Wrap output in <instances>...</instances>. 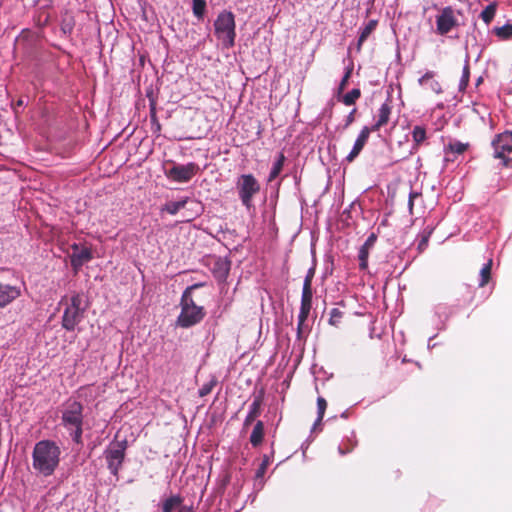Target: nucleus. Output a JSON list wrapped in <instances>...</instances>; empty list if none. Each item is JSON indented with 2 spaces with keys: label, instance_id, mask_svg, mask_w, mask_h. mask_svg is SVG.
Wrapping results in <instances>:
<instances>
[{
  "label": "nucleus",
  "instance_id": "41",
  "mask_svg": "<svg viewBox=\"0 0 512 512\" xmlns=\"http://www.w3.org/2000/svg\"><path fill=\"white\" fill-rule=\"evenodd\" d=\"M150 114H151V120L156 122L157 130H160V124L157 122L156 111H155V107L154 106L151 107Z\"/></svg>",
  "mask_w": 512,
  "mask_h": 512
},
{
  "label": "nucleus",
  "instance_id": "33",
  "mask_svg": "<svg viewBox=\"0 0 512 512\" xmlns=\"http://www.w3.org/2000/svg\"><path fill=\"white\" fill-rule=\"evenodd\" d=\"M343 316L344 313L340 309L333 308L330 311L329 323L333 326H338L341 323Z\"/></svg>",
  "mask_w": 512,
  "mask_h": 512
},
{
  "label": "nucleus",
  "instance_id": "28",
  "mask_svg": "<svg viewBox=\"0 0 512 512\" xmlns=\"http://www.w3.org/2000/svg\"><path fill=\"white\" fill-rule=\"evenodd\" d=\"M412 138L416 147H419L426 139V130L422 126H415L412 131Z\"/></svg>",
  "mask_w": 512,
  "mask_h": 512
},
{
  "label": "nucleus",
  "instance_id": "18",
  "mask_svg": "<svg viewBox=\"0 0 512 512\" xmlns=\"http://www.w3.org/2000/svg\"><path fill=\"white\" fill-rule=\"evenodd\" d=\"M391 113V105L388 102L383 103L377 112L376 122L372 126L368 127V129L372 132L379 131L381 127L388 124Z\"/></svg>",
  "mask_w": 512,
  "mask_h": 512
},
{
  "label": "nucleus",
  "instance_id": "44",
  "mask_svg": "<svg viewBox=\"0 0 512 512\" xmlns=\"http://www.w3.org/2000/svg\"><path fill=\"white\" fill-rule=\"evenodd\" d=\"M432 89H433L435 92H437V93H439V92L441 91V89H440V85H439V83H438V82H434V83H433V85H432Z\"/></svg>",
  "mask_w": 512,
  "mask_h": 512
},
{
  "label": "nucleus",
  "instance_id": "24",
  "mask_svg": "<svg viewBox=\"0 0 512 512\" xmlns=\"http://www.w3.org/2000/svg\"><path fill=\"white\" fill-rule=\"evenodd\" d=\"M496 11H497V3L492 2L484 8V10L480 14V17L485 24L489 25L492 22V20L494 19L495 15H496Z\"/></svg>",
  "mask_w": 512,
  "mask_h": 512
},
{
  "label": "nucleus",
  "instance_id": "38",
  "mask_svg": "<svg viewBox=\"0 0 512 512\" xmlns=\"http://www.w3.org/2000/svg\"><path fill=\"white\" fill-rule=\"evenodd\" d=\"M350 77V71H347L339 84V92L343 91L348 83Z\"/></svg>",
  "mask_w": 512,
  "mask_h": 512
},
{
  "label": "nucleus",
  "instance_id": "5",
  "mask_svg": "<svg viewBox=\"0 0 512 512\" xmlns=\"http://www.w3.org/2000/svg\"><path fill=\"white\" fill-rule=\"evenodd\" d=\"M215 34L225 47L230 48L235 41V19L232 12H221L214 22Z\"/></svg>",
  "mask_w": 512,
  "mask_h": 512
},
{
  "label": "nucleus",
  "instance_id": "22",
  "mask_svg": "<svg viewBox=\"0 0 512 512\" xmlns=\"http://www.w3.org/2000/svg\"><path fill=\"white\" fill-rule=\"evenodd\" d=\"M183 497L179 494L171 495L162 502V512H172L176 508L183 506Z\"/></svg>",
  "mask_w": 512,
  "mask_h": 512
},
{
  "label": "nucleus",
  "instance_id": "46",
  "mask_svg": "<svg viewBox=\"0 0 512 512\" xmlns=\"http://www.w3.org/2000/svg\"><path fill=\"white\" fill-rule=\"evenodd\" d=\"M48 16L45 17L44 22L46 23L48 21Z\"/></svg>",
  "mask_w": 512,
  "mask_h": 512
},
{
  "label": "nucleus",
  "instance_id": "9",
  "mask_svg": "<svg viewBox=\"0 0 512 512\" xmlns=\"http://www.w3.org/2000/svg\"><path fill=\"white\" fill-rule=\"evenodd\" d=\"M456 14H460L452 6H446L436 16V33L446 35L459 26Z\"/></svg>",
  "mask_w": 512,
  "mask_h": 512
},
{
  "label": "nucleus",
  "instance_id": "8",
  "mask_svg": "<svg viewBox=\"0 0 512 512\" xmlns=\"http://www.w3.org/2000/svg\"><path fill=\"white\" fill-rule=\"evenodd\" d=\"M236 187L239 198L246 208L252 207L253 197L260 192V184L252 174H243L239 177Z\"/></svg>",
  "mask_w": 512,
  "mask_h": 512
},
{
  "label": "nucleus",
  "instance_id": "29",
  "mask_svg": "<svg viewBox=\"0 0 512 512\" xmlns=\"http://www.w3.org/2000/svg\"><path fill=\"white\" fill-rule=\"evenodd\" d=\"M326 408H327V401L323 398V397H318L317 398V414H318V417L314 423V427L318 426L321 424L322 422V419L324 417V414H325V411H326Z\"/></svg>",
  "mask_w": 512,
  "mask_h": 512
},
{
  "label": "nucleus",
  "instance_id": "43",
  "mask_svg": "<svg viewBox=\"0 0 512 512\" xmlns=\"http://www.w3.org/2000/svg\"><path fill=\"white\" fill-rule=\"evenodd\" d=\"M25 103H24V100L22 98L18 99L17 102L15 103V106H14V110L16 111V108L17 107H21L23 106Z\"/></svg>",
  "mask_w": 512,
  "mask_h": 512
},
{
  "label": "nucleus",
  "instance_id": "26",
  "mask_svg": "<svg viewBox=\"0 0 512 512\" xmlns=\"http://www.w3.org/2000/svg\"><path fill=\"white\" fill-rule=\"evenodd\" d=\"M187 201L186 200H181V201H171V202H168L166 203L163 208H162V211H166L167 213L171 214V215H175L177 214L181 209H183L186 205Z\"/></svg>",
  "mask_w": 512,
  "mask_h": 512
},
{
  "label": "nucleus",
  "instance_id": "37",
  "mask_svg": "<svg viewBox=\"0 0 512 512\" xmlns=\"http://www.w3.org/2000/svg\"><path fill=\"white\" fill-rule=\"evenodd\" d=\"M357 110L354 108L346 117L344 128H348L354 121Z\"/></svg>",
  "mask_w": 512,
  "mask_h": 512
},
{
  "label": "nucleus",
  "instance_id": "14",
  "mask_svg": "<svg viewBox=\"0 0 512 512\" xmlns=\"http://www.w3.org/2000/svg\"><path fill=\"white\" fill-rule=\"evenodd\" d=\"M20 287L0 282V308H4L20 297Z\"/></svg>",
  "mask_w": 512,
  "mask_h": 512
},
{
  "label": "nucleus",
  "instance_id": "15",
  "mask_svg": "<svg viewBox=\"0 0 512 512\" xmlns=\"http://www.w3.org/2000/svg\"><path fill=\"white\" fill-rule=\"evenodd\" d=\"M71 265L74 269L80 268L92 259V252L89 248H79L77 244L72 245Z\"/></svg>",
  "mask_w": 512,
  "mask_h": 512
},
{
  "label": "nucleus",
  "instance_id": "45",
  "mask_svg": "<svg viewBox=\"0 0 512 512\" xmlns=\"http://www.w3.org/2000/svg\"><path fill=\"white\" fill-rule=\"evenodd\" d=\"M427 241H428V237H423V239L419 243V248H422L424 245H426Z\"/></svg>",
  "mask_w": 512,
  "mask_h": 512
},
{
  "label": "nucleus",
  "instance_id": "40",
  "mask_svg": "<svg viewBox=\"0 0 512 512\" xmlns=\"http://www.w3.org/2000/svg\"><path fill=\"white\" fill-rule=\"evenodd\" d=\"M308 316H306L303 320H301L300 318V314L298 315V326H297V330H298V335L300 336L301 333H302V330H303V324L304 322L307 320Z\"/></svg>",
  "mask_w": 512,
  "mask_h": 512
},
{
  "label": "nucleus",
  "instance_id": "31",
  "mask_svg": "<svg viewBox=\"0 0 512 512\" xmlns=\"http://www.w3.org/2000/svg\"><path fill=\"white\" fill-rule=\"evenodd\" d=\"M193 13L197 18H202L206 8L205 0H192Z\"/></svg>",
  "mask_w": 512,
  "mask_h": 512
},
{
  "label": "nucleus",
  "instance_id": "20",
  "mask_svg": "<svg viewBox=\"0 0 512 512\" xmlns=\"http://www.w3.org/2000/svg\"><path fill=\"white\" fill-rule=\"evenodd\" d=\"M378 25L377 20H370L363 29H361L359 38L357 41V51H361L362 45L367 40V38L375 31L376 27Z\"/></svg>",
  "mask_w": 512,
  "mask_h": 512
},
{
  "label": "nucleus",
  "instance_id": "10",
  "mask_svg": "<svg viewBox=\"0 0 512 512\" xmlns=\"http://www.w3.org/2000/svg\"><path fill=\"white\" fill-rule=\"evenodd\" d=\"M315 275V267H311L308 269L302 289L301 296V306H300V318L303 320L306 316H309V313L312 308V280Z\"/></svg>",
  "mask_w": 512,
  "mask_h": 512
},
{
  "label": "nucleus",
  "instance_id": "13",
  "mask_svg": "<svg viewBox=\"0 0 512 512\" xmlns=\"http://www.w3.org/2000/svg\"><path fill=\"white\" fill-rule=\"evenodd\" d=\"M371 133H372V131H370L368 129V126H364L361 129V131H360V133H359V135H358V137H357V139H356V141H355V143L353 145L352 150L346 156V161L347 162L351 163V162H353L358 157V155L361 153V151L363 150L364 146L366 145V143H367Z\"/></svg>",
  "mask_w": 512,
  "mask_h": 512
},
{
  "label": "nucleus",
  "instance_id": "25",
  "mask_svg": "<svg viewBox=\"0 0 512 512\" xmlns=\"http://www.w3.org/2000/svg\"><path fill=\"white\" fill-rule=\"evenodd\" d=\"M284 162H285L284 154L279 153L278 159L275 161V163L273 164V167L270 171V174L268 177L269 182H272L274 179H276L279 176V174L281 173V171L283 169Z\"/></svg>",
  "mask_w": 512,
  "mask_h": 512
},
{
  "label": "nucleus",
  "instance_id": "34",
  "mask_svg": "<svg viewBox=\"0 0 512 512\" xmlns=\"http://www.w3.org/2000/svg\"><path fill=\"white\" fill-rule=\"evenodd\" d=\"M215 383L212 381V382H209V383H206L204 384L200 389H199V396L200 397H204L208 394L211 393L213 387H214Z\"/></svg>",
  "mask_w": 512,
  "mask_h": 512
},
{
  "label": "nucleus",
  "instance_id": "3",
  "mask_svg": "<svg viewBox=\"0 0 512 512\" xmlns=\"http://www.w3.org/2000/svg\"><path fill=\"white\" fill-rule=\"evenodd\" d=\"M60 305H65L61 325L67 331H74L76 326L83 320L87 304L82 293L74 292L70 298L64 296Z\"/></svg>",
  "mask_w": 512,
  "mask_h": 512
},
{
  "label": "nucleus",
  "instance_id": "30",
  "mask_svg": "<svg viewBox=\"0 0 512 512\" xmlns=\"http://www.w3.org/2000/svg\"><path fill=\"white\" fill-rule=\"evenodd\" d=\"M361 96V91L358 88L352 89L350 92H348L346 95L343 96L342 102L347 105H353L355 104L356 100L359 99Z\"/></svg>",
  "mask_w": 512,
  "mask_h": 512
},
{
  "label": "nucleus",
  "instance_id": "23",
  "mask_svg": "<svg viewBox=\"0 0 512 512\" xmlns=\"http://www.w3.org/2000/svg\"><path fill=\"white\" fill-rule=\"evenodd\" d=\"M493 33L499 40H510L512 39V24L507 23L501 27H495Z\"/></svg>",
  "mask_w": 512,
  "mask_h": 512
},
{
  "label": "nucleus",
  "instance_id": "17",
  "mask_svg": "<svg viewBox=\"0 0 512 512\" xmlns=\"http://www.w3.org/2000/svg\"><path fill=\"white\" fill-rule=\"evenodd\" d=\"M231 267V262L226 258H217L211 268V272L219 282L226 281Z\"/></svg>",
  "mask_w": 512,
  "mask_h": 512
},
{
  "label": "nucleus",
  "instance_id": "21",
  "mask_svg": "<svg viewBox=\"0 0 512 512\" xmlns=\"http://www.w3.org/2000/svg\"><path fill=\"white\" fill-rule=\"evenodd\" d=\"M264 423L262 421H257L254 425L252 433L250 435V443L253 447H258L262 444L264 439Z\"/></svg>",
  "mask_w": 512,
  "mask_h": 512
},
{
  "label": "nucleus",
  "instance_id": "1",
  "mask_svg": "<svg viewBox=\"0 0 512 512\" xmlns=\"http://www.w3.org/2000/svg\"><path fill=\"white\" fill-rule=\"evenodd\" d=\"M61 450L51 440H41L34 446L32 452V466L39 474L51 476L60 463Z\"/></svg>",
  "mask_w": 512,
  "mask_h": 512
},
{
  "label": "nucleus",
  "instance_id": "36",
  "mask_svg": "<svg viewBox=\"0 0 512 512\" xmlns=\"http://www.w3.org/2000/svg\"><path fill=\"white\" fill-rule=\"evenodd\" d=\"M418 196H420V194L418 192H415V191H412L409 194L408 207H409V211H410L411 214L413 213L414 200Z\"/></svg>",
  "mask_w": 512,
  "mask_h": 512
},
{
  "label": "nucleus",
  "instance_id": "39",
  "mask_svg": "<svg viewBox=\"0 0 512 512\" xmlns=\"http://www.w3.org/2000/svg\"><path fill=\"white\" fill-rule=\"evenodd\" d=\"M433 78V72H426L420 79L419 83L421 85H424L428 80H431Z\"/></svg>",
  "mask_w": 512,
  "mask_h": 512
},
{
  "label": "nucleus",
  "instance_id": "19",
  "mask_svg": "<svg viewBox=\"0 0 512 512\" xmlns=\"http://www.w3.org/2000/svg\"><path fill=\"white\" fill-rule=\"evenodd\" d=\"M468 148H469L468 143H462L460 141L450 142L448 145H446L444 147L445 161H447V162L454 161L453 158H450V156H449L450 154L461 155L464 152H466Z\"/></svg>",
  "mask_w": 512,
  "mask_h": 512
},
{
  "label": "nucleus",
  "instance_id": "12",
  "mask_svg": "<svg viewBox=\"0 0 512 512\" xmlns=\"http://www.w3.org/2000/svg\"><path fill=\"white\" fill-rule=\"evenodd\" d=\"M264 390L261 389L258 394L254 395L253 401L249 407V412L244 420L243 427H249L255 419L261 414V407L264 400Z\"/></svg>",
  "mask_w": 512,
  "mask_h": 512
},
{
  "label": "nucleus",
  "instance_id": "7",
  "mask_svg": "<svg viewBox=\"0 0 512 512\" xmlns=\"http://www.w3.org/2000/svg\"><path fill=\"white\" fill-rule=\"evenodd\" d=\"M127 449V441H117L111 443L104 451V457L107 462V467L111 474L118 477L119 471L125 459Z\"/></svg>",
  "mask_w": 512,
  "mask_h": 512
},
{
  "label": "nucleus",
  "instance_id": "32",
  "mask_svg": "<svg viewBox=\"0 0 512 512\" xmlns=\"http://www.w3.org/2000/svg\"><path fill=\"white\" fill-rule=\"evenodd\" d=\"M469 78H470V67H469V64L466 63L465 66L463 67L462 77H461L460 83H459L460 91H464L466 89V87L468 86V83H469Z\"/></svg>",
  "mask_w": 512,
  "mask_h": 512
},
{
  "label": "nucleus",
  "instance_id": "2",
  "mask_svg": "<svg viewBox=\"0 0 512 512\" xmlns=\"http://www.w3.org/2000/svg\"><path fill=\"white\" fill-rule=\"evenodd\" d=\"M203 286H205V283H195L188 286L182 293L180 299L181 312L176 320L177 326L190 328L204 319L206 315L204 307L196 305L192 297L193 291Z\"/></svg>",
  "mask_w": 512,
  "mask_h": 512
},
{
  "label": "nucleus",
  "instance_id": "4",
  "mask_svg": "<svg viewBox=\"0 0 512 512\" xmlns=\"http://www.w3.org/2000/svg\"><path fill=\"white\" fill-rule=\"evenodd\" d=\"M83 410L80 402L70 400L65 404L61 416L63 426L70 431L73 441L77 444L82 441Z\"/></svg>",
  "mask_w": 512,
  "mask_h": 512
},
{
  "label": "nucleus",
  "instance_id": "6",
  "mask_svg": "<svg viewBox=\"0 0 512 512\" xmlns=\"http://www.w3.org/2000/svg\"><path fill=\"white\" fill-rule=\"evenodd\" d=\"M493 156L502 161V165L512 168V132L505 131L495 136L492 141Z\"/></svg>",
  "mask_w": 512,
  "mask_h": 512
},
{
  "label": "nucleus",
  "instance_id": "11",
  "mask_svg": "<svg viewBox=\"0 0 512 512\" xmlns=\"http://www.w3.org/2000/svg\"><path fill=\"white\" fill-rule=\"evenodd\" d=\"M197 164L191 162L186 165H174L168 172L167 176L176 182H188L198 172Z\"/></svg>",
  "mask_w": 512,
  "mask_h": 512
},
{
  "label": "nucleus",
  "instance_id": "35",
  "mask_svg": "<svg viewBox=\"0 0 512 512\" xmlns=\"http://www.w3.org/2000/svg\"><path fill=\"white\" fill-rule=\"evenodd\" d=\"M268 465H269V459L267 456H265L262 463L260 464L259 468L257 469L256 476L262 477L265 474Z\"/></svg>",
  "mask_w": 512,
  "mask_h": 512
},
{
  "label": "nucleus",
  "instance_id": "16",
  "mask_svg": "<svg viewBox=\"0 0 512 512\" xmlns=\"http://www.w3.org/2000/svg\"><path fill=\"white\" fill-rule=\"evenodd\" d=\"M377 240V236L375 233H371L364 244L359 249L358 259H359V268L361 270H366L368 268V258L370 250L374 247Z\"/></svg>",
  "mask_w": 512,
  "mask_h": 512
},
{
  "label": "nucleus",
  "instance_id": "27",
  "mask_svg": "<svg viewBox=\"0 0 512 512\" xmlns=\"http://www.w3.org/2000/svg\"><path fill=\"white\" fill-rule=\"evenodd\" d=\"M491 270H492V259H490L480 271V282L479 286L484 287L487 285L491 279Z\"/></svg>",
  "mask_w": 512,
  "mask_h": 512
},
{
  "label": "nucleus",
  "instance_id": "42",
  "mask_svg": "<svg viewBox=\"0 0 512 512\" xmlns=\"http://www.w3.org/2000/svg\"><path fill=\"white\" fill-rule=\"evenodd\" d=\"M178 512H193V507L184 505L178 509Z\"/></svg>",
  "mask_w": 512,
  "mask_h": 512
}]
</instances>
